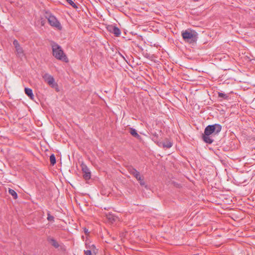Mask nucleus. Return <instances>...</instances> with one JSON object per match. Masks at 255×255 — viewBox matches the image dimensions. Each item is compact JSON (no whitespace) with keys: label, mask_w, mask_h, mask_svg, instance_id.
<instances>
[{"label":"nucleus","mask_w":255,"mask_h":255,"mask_svg":"<svg viewBox=\"0 0 255 255\" xmlns=\"http://www.w3.org/2000/svg\"><path fill=\"white\" fill-rule=\"evenodd\" d=\"M221 129L222 126L220 124H216L207 126L204 133L202 135V139L205 142L211 144L214 141L213 137L217 135Z\"/></svg>","instance_id":"1"},{"label":"nucleus","mask_w":255,"mask_h":255,"mask_svg":"<svg viewBox=\"0 0 255 255\" xmlns=\"http://www.w3.org/2000/svg\"><path fill=\"white\" fill-rule=\"evenodd\" d=\"M182 37L184 41L189 44H195L198 38V34L195 31L190 29L183 30L181 32Z\"/></svg>","instance_id":"2"},{"label":"nucleus","mask_w":255,"mask_h":255,"mask_svg":"<svg viewBox=\"0 0 255 255\" xmlns=\"http://www.w3.org/2000/svg\"><path fill=\"white\" fill-rule=\"evenodd\" d=\"M52 48L53 55L58 60H62L67 62L68 61V58L64 54L61 46L57 43L53 42L51 44Z\"/></svg>","instance_id":"3"},{"label":"nucleus","mask_w":255,"mask_h":255,"mask_svg":"<svg viewBox=\"0 0 255 255\" xmlns=\"http://www.w3.org/2000/svg\"><path fill=\"white\" fill-rule=\"evenodd\" d=\"M47 18L49 24L53 27H54L58 30L62 29V26L57 18L53 15L48 14L46 16Z\"/></svg>","instance_id":"4"},{"label":"nucleus","mask_w":255,"mask_h":255,"mask_svg":"<svg viewBox=\"0 0 255 255\" xmlns=\"http://www.w3.org/2000/svg\"><path fill=\"white\" fill-rule=\"evenodd\" d=\"M82 170L83 172V177L85 180H89L91 178V172L87 165L84 163L81 164Z\"/></svg>","instance_id":"5"},{"label":"nucleus","mask_w":255,"mask_h":255,"mask_svg":"<svg viewBox=\"0 0 255 255\" xmlns=\"http://www.w3.org/2000/svg\"><path fill=\"white\" fill-rule=\"evenodd\" d=\"M107 29L111 33L114 34L115 36L116 37H119L121 35V32L120 29L115 25H109L107 27Z\"/></svg>","instance_id":"6"},{"label":"nucleus","mask_w":255,"mask_h":255,"mask_svg":"<svg viewBox=\"0 0 255 255\" xmlns=\"http://www.w3.org/2000/svg\"><path fill=\"white\" fill-rule=\"evenodd\" d=\"M128 170L129 173L131 175H133L136 179H139L140 178V173L137 171L132 166H129Z\"/></svg>","instance_id":"7"},{"label":"nucleus","mask_w":255,"mask_h":255,"mask_svg":"<svg viewBox=\"0 0 255 255\" xmlns=\"http://www.w3.org/2000/svg\"><path fill=\"white\" fill-rule=\"evenodd\" d=\"M47 241L49 244H50L51 246L56 249L58 248L60 246L58 242L54 238L51 236H48L47 238Z\"/></svg>","instance_id":"8"},{"label":"nucleus","mask_w":255,"mask_h":255,"mask_svg":"<svg viewBox=\"0 0 255 255\" xmlns=\"http://www.w3.org/2000/svg\"><path fill=\"white\" fill-rule=\"evenodd\" d=\"M24 92L25 94L31 99L33 100L34 99V95L32 92V90L31 89L29 88H25L24 89Z\"/></svg>","instance_id":"9"},{"label":"nucleus","mask_w":255,"mask_h":255,"mask_svg":"<svg viewBox=\"0 0 255 255\" xmlns=\"http://www.w3.org/2000/svg\"><path fill=\"white\" fill-rule=\"evenodd\" d=\"M86 249L89 250L93 252V254L96 255L97 253V250L95 247V246L93 244H86Z\"/></svg>","instance_id":"10"},{"label":"nucleus","mask_w":255,"mask_h":255,"mask_svg":"<svg viewBox=\"0 0 255 255\" xmlns=\"http://www.w3.org/2000/svg\"><path fill=\"white\" fill-rule=\"evenodd\" d=\"M44 78H45V81L49 85H52L53 84L54 82V78L49 75H45L44 76Z\"/></svg>","instance_id":"11"},{"label":"nucleus","mask_w":255,"mask_h":255,"mask_svg":"<svg viewBox=\"0 0 255 255\" xmlns=\"http://www.w3.org/2000/svg\"><path fill=\"white\" fill-rule=\"evenodd\" d=\"M129 132L134 137L137 139H141V136L137 133V131L135 129L130 128L129 129Z\"/></svg>","instance_id":"12"},{"label":"nucleus","mask_w":255,"mask_h":255,"mask_svg":"<svg viewBox=\"0 0 255 255\" xmlns=\"http://www.w3.org/2000/svg\"><path fill=\"white\" fill-rule=\"evenodd\" d=\"M106 216L108 221L112 223L115 222L117 219L116 216L111 213H108L106 214Z\"/></svg>","instance_id":"13"},{"label":"nucleus","mask_w":255,"mask_h":255,"mask_svg":"<svg viewBox=\"0 0 255 255\" xmlns=\"http://www.w3.org/2000/svg\"><path fill=\"white\" fill-rule=\"evenodd\" d=\"M160 144H162L163 147L166 148H170L172 146V143L168 140L163 143H160Z\"/></svg>","instance_id":"14"},{"label":"nucleus","mask_w":255,"mask_h":255,"mask_svg":"<svg viewBox=\"0 0 255 255\" xmlns=\"http://www.w3.org/2000/svg\"><path fill=\"white\" fill-rule=\"evenodd\" d=\"M15 50L17 52V54L19 56L23 55V50L22 48L20 45L16 47L15 48Z\"/></svg>","instance_id":"15"},{"label":"nucleus","mask_w":255,"mask_h":255,"mask_svg":"<svg viewBox=\"0 0 255 255\" xmlns=\"http://www.w3.org/2000/svg\"><path fill=\"white\" fill-rule=\"evenodd\" d=\"M8 193L13 197L14 199L17 198V194L14 190L9 188L8 190Z\"/></svg>","instance_id":"16"},{"label":"nucleus","mask_w":255,"mask_h":255,"mask_svg":"<svg viewBox=\"0 0 255 255\" xmlns=\"http://www.w3.org/2000/svg\"><path fill=\"white\" fill-rule=\"evenodd\" d=\"M218 97L220 98H223L224 99L228 100L229 99V96L221 92H218Z\"/></svg>","instance_id":"17"},{"label":"nucleus","mask_w":255,"mask_h":255,"mask_svg":"<svg viewBox=\"0 0 255 255\" xmlns=\"http://www.w3.org/2000/svg\"><path fill=\"white\" fill-rule=\"evenodd\" d=\"M50 161L52 165H54L56 163V158L54 154H52L50 156Z\"/></svg>","instance_id":"18"},{"label":"nucleus","mask_w":255,"mask_h":255,"mask_svg":"<svg viewBox=\"0 0 255 255\" xmlns=\"http://www.w3.org/2000/svg\"><path fill=\"white\" fill-rule=\"evenodd\" d=\"M152 140L155 142H158V141L159 140L158 134H157L156 132H153V133H152Z\"/></svg>","instance_id":"19"},{"label":"nucleus","mask_w":255,"mask_h":255,"mask_svg":"<svg viewBox=\"0 0 255 255\" xmlns=\"http://www.w3.org/2000/svg\"><path fill=\"white\" fill-rule=\"evenodd\" d=\"M66 1L73 7L75 8H77V5L72 0H66Z\"/></svg>","instance_id":"20"},{"label":"nucleus","mask_w":255,"mask_h":255,"mask_svg":"<svg viewBox=\"0 0 255 255\" xmlns=\"http://www.w3.org/2000/svg\"><path fill=\"white\" fill-rule=\"evenodd\" d=\"M137 180L139 181V183L140 185H141V186L145 185V182L144 181V179H143V177L140 176V178L139 179H137Z\"/></svg>","instance_id":"21"},{"label":"nucleus","mask_w":255,"mask_h":255,"mask_svg":"<svg viewBox=\"0 0 255 255\" xmlns=\"http://www.w3.org/2000/svg\"><path fill=\"white\" fill-rule=\"evenodd\" d=\"M47 220L50 222H53L54 221V217L51 215L49 213L47 214Z\"/></svg>","instance_id":"22"},{"label":"nucleus","mask_w":255,"mask_h":255,"mask_svg":"<svg viewBox=\"0 0 255 255\" xmlns=\"http://www.w3.org/2000/svg\"><path fill=\"white\" fill-rule=\"evenodd\" d=\"M84 254L85 255H92L93 252L92 251L87 249L84 251Z\"/></svg>","instance_id":"23"},{"label":"nucleus","mask_w":255,"mask_h":255,"mask_svg":"<svg viewBox=\"0 0 255 255\" xmlns=\"http://www.w3.org/2000/svg\"><path fill=\"white\" fill-rule=\"evenodd\" d=\"M13 44L15 48H16V47H17L18 46H19L20 45L18 41L16 39L13 40Z\"/></svg>","instance_id":"24"},{"label":"nucleus","mask_w":255,"mask_h":255,"mask_svg":"<svg viewBox=\"0 0 255 255\" xmlns=\"http://www.w3.org/2000/svg\"><path fill=\"white\" fill-rule=\"evenodd\" d=\"M84 232H85V233L86 234H87V232H88V230H87V229H86L85 228V229H84Z\"/></svg>","instance_id":"25"},{"label":"nucleus","mask_w":255,"mask_h":255,"mask_svg":"<svg viewBox=\"0 0 255 255\" xmlns=\"http://www.w3.org/2000/svg\"><path fill=\"white\" fill-rule=\"evenodd\" d=\"M198 0H194V1H197Z\"/></svg>","instance_id":"26"}]
</instances>
